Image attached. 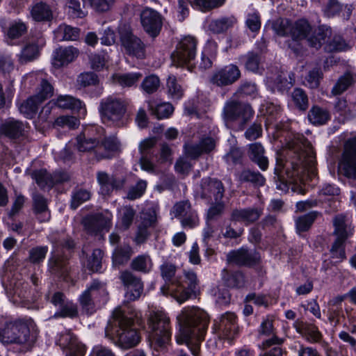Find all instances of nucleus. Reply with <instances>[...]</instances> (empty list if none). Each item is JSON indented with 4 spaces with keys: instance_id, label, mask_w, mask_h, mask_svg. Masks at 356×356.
Returning <instances> with one entry per match:
<instances>
[{
    "instance_id": "nucleus-1",
    "label": "nucleus",
    "mask_w": 356,
    "mask_h": 356,
    "mask_svg": "<svg viewBox=\"0 0 356 356\" xmlns=\"http://www.w3.org/2000/svg\"><path fill=\"white\" fill-rule=\"evenodd\" d=\"M287 159L277 158L275 174L283 184L296 183L304 179L305 174L314 175L315 157L312 147L303 136L289 143Z\"/></svg>"
},
{
    "instance_id": "nucleus-2",
    "label": "nucleus",
    "mask_w": 356,
    "mask_h": 356,
    "mask_svg": "<svg viewBox=\"0 0 356 356\" xmlns=\"http://www.w3.org/2000/svg\"><path fill=\"white\" fill-rule=\"evenodd\" d=\"M177 318L181 326L180 333L176 337L177 343H185L194 356H199L209 325L208 314L199 307H188Z\"/></svg>"
},
{
    "instance_id": "nucleus-3",
    "label": "nucleus",
    "mask_w": 356,
    "mask_h": 356,
    "mask_svg": "<svg viewBox=\"0 0 356 356\" xmlns=\"http://www.w3.org/2000/svg\"><path fill=\"white\" fill-rule=\"evenodd\" d=\"M136 314L128 316L121 307L115 308L105 328V336L113 341L122 350H129L138 346L141 341L140 330L136 327L134 317Z\"/></svg>"
},
{
    "instance_id": "nucleus-4",
    "label": "nucleus",
    "mask_w": 356,
    "mask_h": 356,
    "mask_svg": "<svg viewBox=\"0 0 356 356\" xmlns=\"http://www.w3.org/2000/svg\"><path fill=\"white\" fill-rule=\"evenodd\" d=\"M76 147L97 161L112 159L120 151V143L113 137L97 138L83 132L76 138Z\"/></svg>"
},
{
    "instance_id": "nucleus-5",
    "label": "nucleus",
    "mask_w": 356,
    "mask_h": 356,
    "mask_svg": "<svg viewBox=\"0 0 356 356\" xmlns=\"http://www.w3.org/2000/svg\"><path fill=\"white\" fill-rule=\"evenodd\" d=\"M33 322L31 319L16 318L6 321L0 327V342L3 345L17 344L31 348L36 337L31 333Z\"/></svg>"
},
{
    "instance_id": "nucleus-6",
    "label": "nucleus",
    "mask_w": 356,
    "mask_h": 356,
    "mask_svg": "<svg viewBox=\"0 0 356 356\" xmlns=\"http://www.w3.org/2000/svg\"><path fill=\"white\" fill-rule=\"evenodd\" d=\"M129 102L123 98L108 96L101 100L99 113L104 122L116 127L127 124L126 113Z\"/></svg>"
},
{
    "instance_id": "nucleus-7",
    "label": "nucleus",
    "mask_w": 356,
    "mask_h": 356,
    "mask_svg": "<svg viewBox=\"0 0 356 356\" xmlns=\"http://www.w3.org/2000/svg\"><path fill=\"white\" fill-rule=\"evenodd\" d=\"M292 26L291 37L293 42L306 39L309 45L316 49L321 47L330 33L329 30L323 26H319L313 31L312 26L305 19L297 20L292 24Z\"/></svg>"
},
{
    "instance_id": "nucleus-8",
    "label": "nucleus",
    "mask_w": 356,
    "mask_h": 356,
    "mask_svg": "<svg viewBox=\"0 0 356 356\" xmlns=\"http://www.w3.org/2000/svg\"><path fill=\"white\" fill-rule=\"evenodd\" d=\"M148 325L152 332V337L159 347H163L170 340V318L162 311L150 312Z\"/></svg>"
},
{
    "instance_id": "nucleus-9",
    "label": "nucleus",
    "mask_w": 356,
    "mask_h": 356,
    "mask_svg": "<svg viewBox=\"0 0 356 356\" xmlns=\"http://www.w3.org/2000/svg\"><path fill=\"white\" fill-rule=\"evenodd\" d=\"M197 43V40L192 36L181 39L171 55L172 64L177 67L187 65L192 71L193 65L191 62L195 58Z\"/></svg>"
},
{
    "instance_id": "nucleus-10",
    "label": "nucleus",
    "mask_w": 356,
    "mask_h": 356,
    "mask_svg": "<svg viewBox=\"0 0 356 356\" xmlns=\"http://www.w3.org/2000/svg\"><path fill=\"white\" fill-rule=\"evenodd\" d=\"M213 332L220 339L232 340L238 333L237 317L233 312H227L214 320Z\"/></svg>"
},
{
    "instance_id": "nucleus-11",
    "label": "nucleus",
    "mask_w": 356,
    "mask_h": 356,
    "mask_svg": "<svg viewBox=\"0 0 356 356\" xmlns=\"http://www.w3.org/2000/svg\"><path fill=\"white\" fill-rule=\"evenodd\" d=\"M113 215L108 211L89 215L83 220L84 229L91 234L108 232L112 226Z\"/></svg>"
},
{
    "instance_id": "nucleus-12",
    "label": "nucleus",
    "mask_w": 356,
    "mask_h": 356,
    "mask_svg": "<svg viewBox=\"0 0 356 356\" xmlns=\"http://www.w3.org/2000/svg\"><path fill=\"white\" fill-rule=\"evenodd\" d=\"M184 280H182L180 277V286H176L172 293V297L179 303L185 302L195 293L199 282L196 273L193 270H184Z\"/></svg>"
},
{
    "instance_id": "nucleus-13",
    "label": "nucleus",
    "mask_w": 356,
    "mask_h": 356,
    "mask_svg": "<svg viewBox=\"0 0 356 356\" xmlns=\"http://www.w3.org/2000/svg\"><path fill=\"white\" fill-rule=\"evenodd\" d=\"M223 114L229 121L241 119L244 125L253 117L254 111L250 104L233 100L226 103Z\"/></svg>"
},
{
    "instance_id": "nucleus-14",
    "label": "nucleus",
    "mask_w": 356,
    "mask_h": 356,
    "mask_svg": "<svg viewBox=\"0 0 356 356\" xmlns=\"http://www.w3.org/2000/svg\"><path fill=\"white\" fill-rule=\"evenodd\" d=\"M119 279L125 290V296L129 300L135 301L141 296L144 286L140 277L128 270H124L120 273Z\"/></svg>"
},
{
    "instance_id": "nucleus-15",
    "label": "nucleus",
    "mask_w": 356,
    "mask_h": 356,
    "mask_svg": "<svg viewBox=\"0 0 356 356\" xmlns=\"http://www.w3.org/2000/svg\"><path fill=\"white\" fill-rule=\"evenodd\" d=\"M241 70L234 64L225 65L216 70L211 74L209 81L218 87H225L232 85L241 77Z\"/></svg>"
},
{
    "instance_id": "nucleus-16",
    "label": "nucleus",
    "mask_w": 356,
    "mask_h": 356,
    "mask_svg": "<svg viewBox=\"0 0 356 356\" xmlns=\"http://www.w3.org/2000/svg\"><path fill=\"white\" fill-rule=\"evenodd\" d=\"M340 164L347 177L356 179V136L346 141Z\"/></svg>"
},
{
    "instance_id": "nucleus-17",
    "label": "nucleus",
    "mask_w": 356,
    "mask_h": 356,
    "mask_svg": "<svg viewBox=\"0 0 356 356\" xmlns=\"http://www.w3.org/2000/svg\"><path fill=\"white\" fill-rule=\"evenodd\" d=\"M259 334L268 337L259 345V348L264 350L273 346H281L284 342V339L279 337L276 334L272 316H266L263 319L259 328Z\"/></svg>"
},
{
    "instance_id": "nucleus-18",
    "label": "nucleus",
    "mask_w": 356,
    "mask_h": 356,
    "mask_svg": "<svg viewBox=\"0 0 356 356\" xmlns=\"http://www.w3.org/2000/svg\"><path fill=\"white\" fill-rule=\"evenodd\" d=\"M120 40L126 52L138 58H143L145 54V44L142 40L129 30H122Z\"/></svg>"
},
{
    "instance_id": "nucleus-19",
    "label": "nucleus",
    "mask_w": 356,
    "mask_h": 356,
    "mask_svg": "<svg viewBox=\"0 0 356 356\" xmlns=\"http://www.w3.org/2000/svg\"><path fill=\"white\" fill-rule=\"evenodd\" d=\"M140 20L144 30L150 36H157L162 28L161 15L156 10L147 8L140 14Z\"/></svg>"
},
{
    "instance_id": "nucleus-20",
    "label": "nucleus",
    "mask_w": 356,
    "mask_h": 356,
    "mask_svg": "<svg viewBox=\"0 0 356 356\" xmlns=\"http://www.w3.org/2000/svg\"><path fill=\"white\" fill-rule=\"evenodd\" d=\"M97 295L106 296L108 293L104 283L94 280L79 298L82 308L88 314H92L95 311V305L92 297H95Z\"/></svg>"
},
{
    "instance_id": "nucleus-21",
    "label": "nucleus",
    "mask_w": 356,
    "mask_h": 356,
    "mask_svg": "<svg viewBox=\"0 0 356 356\" xmlns=\"http://www.w3.org/2000/svg\"><path fill=\"white\" fill-rule=\"evenodd\" d=\"M200 189V193L202 198L214 202L220 201L225 192L223 184L220 181L209 177L202 180Z\"/></svg>"
},
{
    "instance_id": "nucleus-22",
    "label": "nucleus",
    "mask_w": 356,
    "mask_h": 356,
    "mask_svg": "<svg viewBox=\"0 0 356 356\" xmlns=\"http://www.w3.org/2000/svg\"><path fill=\"white\" fill-rule=\"evenodd\" d=\"M177 266L170 262H164L160 266V272L162 278L166 282V285L161 288L163 295H171L175 293V287L180 286V277L175 276Z\"/></svg>"
},
{
    "instance_id": "nucleus-23",
    "label": "nucleus",
    "mask_w": 356,
    "mask_h": 356,
    "mask_svg": "<svg viewBox=\"0 0 356 356\" xmlns=\"http://www.w3.org/2000/svg\"><path fill=\"white\" fill-rule=\"evenodd\" d=\"M260 260V256L254 250H249L241 248L232 250L227 254V261L238 266H251L257 264Z\"/></svg>"
},
{
    "instance_id": "nucleus-24",
    "label": "nucleus",
    "mask_w": 356,
    "mask_h": 356,
    "mask_svg": "<svg viewBox=\"0 0 356 356\" xmlns=\"http://www.w3.org/2000/svg\"><path fill=\"white\" fill-rule=\"evenodd\" d=\"M216 138L211 136H203L197 144L186 145V155L193 159H196L203 154H209L216 146Z\"/></svg>"
},
{
    "instance_id": "nucleus-25",
    "label": "nucleus",
    "mask_w": 356,
    "mask_h": 356,
    "mask_svg": "<svg viewBox=\"0 0 356 356\" xmlns=\"http://www.w3.org/2000/svg\"><path fill=\"white\" fill-rule=\"evenodd\" d=\"M323 14L327 17H341L348 21L352 14L353 6L341 3L339 0H328L323 8Z\"/></svg>"
},
{
    "instance_id": "nucleus-26",
    "label": "nucleus",
    "mask_w": 356,
    "mask_h": 356,
    "mask_svg": "<svg viewBox=\"0 0 356 356\" xmlns=\"http://www.w3.org/2000/svg\"><path fill=\"white\" fill-rule=\"evenodd\" d=\"M262 214L263 209L260 207L235 209L231 213L230 220L250 225L258 220Z\"/></svg>"
},
{
    "instance_id": "nucleus-27",
    "label": "nucleus",
    "mask_w": 356,
    "mask_h": 356,
    "mask_svg": "<svg viewBox=\"0 0 356 356\" xmlns=\"http://www.w3.org/2000/svg\"><path fill=\"white\" fill-rule=\"evenodd\" d=\"M58 343L62 348L69 349L67 356H83L85 355L86 346L79 342L76 337L70 331L62 333Z\"/></svg>"
},
{
    "instance_id": "nucleus-28",
    "label": "nucleus",
    "mask_w": 356,
    "mask_h": 356,
    "mask_svg": "<svg viewBox=\"0 0 356 356\" xmlns=\"http://www.w3.org/2000/svg\"><path fill=\"white\" fill-rule=\"evenodd\" d=\"M51 104L60 108L75 110L82 113H86L85 105L83 102L69 95H60L56 99L51 100L48 105L43 108L42 113H49L51 108L49 105Z\"/></svg>"
},
{
    "instance_id": "nucleus-29",
    "label": "nucleus",
    "mask_w": 356,
    "mask_h": 356,
    "mask_svg": "<svg viewBox=\"0 0 356 356\" xmlns=\"http://www.w3.org/2000/svg\"><path fill=\"white\" fill-rule=\"evenodd\" d=\"M79 50L73 46L59 47L54 54V65L58 67L74 61L79 56Z\"/></svg>"
},
{
    "instance_id": "nucleus-30",
    "label": "nucleus",
    "mask_w": 356,
    "mask_h": 356,
    "mask_svg": "<svg viewBox=\"0 0 356 356\" xmlns=\"http://www.w3.org/2000/svg\"><path fill=\"white\" fill-rule=\"evenodd\" d=\"M294 327L299 334L311 343H318L323 337L318 327L314 324L298 321L295 322Z\"/></svg>"
},
{
    "instance_id": "nucleus-31",
    "label": "nucleus",
    "mask_w": 356,
    "mask_h": 356,
    "mask_svg": "<svg viewBox=\"0 0 356 356\" xmlns=\"http://www.w3.org/2000/svg\"><path fill=\"white\" fill-rule=\"evenodd\" d=\"M248 154L250 159L256 163L261 170L268 168V159L265 156V149L260 143H254L248 146Z\"/></svg>"
},
{
    "instance_id": "nucleus-32",
    "label": "nucleus",
    "mask_w": 356,
    "mask_h": 356,
    "mask_svg": "<svg viewBox=\"0 0 356 356\" xmlns=\"http://www.w3.org/2000/svg\"><path fill=\"white\" fill-rule=\"evenodd\" d=\"M49 270L51 274L64 280L69 274V267L67 259L58 254H53L49 259Z\"/></svg>"
},
{
    "instance_id": "nucleus-33",
    "label": "nucleus",
    "mask_w": 356,
    "mask_h": 356,
    "mask_svg": "<svg viewBox=\"0 0 356 356\" xmlns=\"http://www.w3.org/2000/svg\"><path fill=\"white\" fill-rule=\"evenodd\" d=\"M147 104L151 114L159 120L168 118L174 111V108L170 103L156 104L154 100L151 99Z\"/></svg>"
},
{
    "instance_id": "nucleus-34",
    "label": "nucleus",
    "mask_w": 356,
    "mask_h": 356,
    "mask_svg": "<svg viewBox=\"0 0 356 356\" xmlns=\"http://www.w3.org/2000/svg\"><path fill=\"white\" fill-rule=\"evenodd\" d=\"M356 82V74L347 72L337 79L331 90V94L334 96L339 95L352 87Z\"/></svg>"
},
{
    "instance_id": "nucleus-35",
    "label": "nucleus",
    "mask_w": 356,
    "mask_h": 356,
    "mask_svg": "<svg viewBox=\"0 0 356 356\" xmlns=\"http://www.w3.org/2000/svg\"><path fill=\"white\" fill-rule=\"evenodd\" d=\"M33 211L40 222H47L50 219L47 200L39 194L33 196Z\"/></svg>"
},
{
    "instance_id": "nucleus-36",
    "label": "nucleus",
    "mask_w": 356,
    "mask_h": 356,
    "mask_svg": "<svg viewBox=\"0 0 356 356\" xmlns=\"http://www.w3.org/2000/svg\"><path fill=\"white\" fill-rule=\"evenodd\" d=\"M30 13L35 22L49 21L53 17L50 7L42 1L34 3L31 8Z\"/></svg>"
},
{
    "instance_id": "nucleus-37",
    "label": "nucleus",
    "mask_w": 356,
    "mask_h": 356,
    "mask_svg": "<svg viewBox=\"0 0 356 356\" xmlns=\"http://www.w3.org/2000/svg\"><path fill=\"white\" fill-rule=\"evenodd\" d=\"M24 131V124L16 120L6 121L0 127V134L10 138H19L23 135Z\"/></svg>"
},
{
    "instance_id": "nucleus-38",
    "label": "nucleus",
    "mask_w": 356,
    "mask_h": 356,
    "mask_svg": "<svg viewBox=\"0 0 356 356\" xmlns=\"http://www.w3.org/2000/svg\"><path fill=\"white\" fill-rule=\"evenodd\" d=\"M236 23V19L233 16L224 17L219 19L212 20L209 28L211 31L214 33H222L233 27Z\"/></svg>"
},
{
    "instance_id": "nucleus-39",
    "label": "nucleus",
    "mask_w": 356,
    "mask_h": 356,
    "mask_svg": "<svg viewBox=\"0 0 356 356\" xmlns=\"http://www.w3.org/2000/svg\"><path fill=\"white\" fill-rule=\"evenodd\" d=\"M45 44V40L42 35L37 38L36 43L32 42L27 44L22 51V58L26 61H30L36 58L39 53V49Z\"/></svg>"
},
{
    "instance_id": "nucleus-40",
    "label": "nucleus",
    "mask_w": 356,
    "mask_h": 356,
    "mask_svg": "<svg viewBox=\"0 0 356 356\" xmlns=\"http://www.w3.org/2000/svg\"><path fill=\"white\" fill-rule=\"evenodd\" d=\"M330 115L329 112L319 106H313L308 113V119L314 125H322L327 122Z\"/></svg>"
},
{
    "instance_id": "nucleus-41",
    "label": "nucleus",
    "mask_w": 356,
    "mask_h": 356,
    "mask_svg": "<svg viewBox=\"0 0 356 356\" xmlns=\"http://www.w3.org/2000/svg\"><path fill=\"white\" fill-rule=\"evenodd\" d=\"M130 266L135 271L147 273L152 269V261L148 254H140L131 261Z\"/></svg>"
},
{
    "instance_id": "nucleus-42",
    "label": "nucleus",
    "mask_w": 356,
    "mask_h": 356,
    "mask_svg": "<svg viewBox=\"0 0 356 356\" xmlns=\"http://www.w3.org/2000/svg\"><path fill=\"white\" fill-rule=\"evenodd\" d=\"M120 227L127 230L132 225L136 216V211L131 206H124L118 210Z\"/></svg>"
},
{
    "instance_id": "nucleus-43",
    "label": "nucleus",
    "mask_w": 356,
    "mask_h": 356,
    "mask_svg": "<svg viewBox=\"0 0 356 356\" xmlns=\"http://www.w3.org/2000/svg\"><path fill=\"white\" fill-rule=\"evenodd\" d=\"M292 24L293 22L289 19L280 17L273 22L272 29L279 36H291Z\"/></svg>"
},
{
    "instance_id": "nucleus-44",
    "label": "nucleus",
    "mask_w": 356,
    "mask_h": 356,
    "mask_svg": "<svg viewBox=\"0 0 356 356\" xmlns=\"http://www.w3.org/2000/svg\"><path fill=\"white\" fill-rule=\"evenodd\" d=\"M239 179L241 181L250 182L257 186H264L266 181L260 172L250 169L243 170L239 175Z\"/></svg>"
},
{
    "instance_id": "nucleus-45",
    "label": "nucleus",
    "mask_w": 356,
    "mask_h": 356,
    "mask_svg": "<svg viewBox=\"0 0 356 356\" xmlns=\"http://www.w3.org/2000/svg\"><path fill=\"white\" fill-rule=\"evenodd\" d=\"M66 4L72 17L83 18L87 15L84 0H67Z\"/></svg>"
},
{
    "instance_id": "nucleus-46",
    "label": "nucleus",
    "mask_w": 356,
    "mask_h": 356,
    "mask_svg": "<svg viewBox=\"0 0 356 356\" xmlns=\"http://www.w3.org/2000/svg\"><path fill=\"white\" fill-rule=\"evenodd\" d=\"M42 104L41 100L38 99L35 95L29 97L23 102L19 111L24 113L26 118H32L38 111L40 104Z\"/></svg>"
},
{
    "instance_id": "nucleus-47",
    "label": "nucleus",
    "mask_w": 356,
    "mask_h": 356,
    "mask_svg": "<svg viewBox=\"0 0 356 356\" xmlns=\"http://www.w3.org/2000/svg\"><path fill=\"white\" fill-rule=\"evenodd\" d=\"M142 77L139 72L128 73L124 74H115L113 76V82L123 87H131L137 83Z\"/></svg>"
},
{
    "instance_id": "nucleus-48",
    "label": "nucleus",
    "mask_w": 356,
    "mask_h": 356,
    "mask_svg": "<svg viewBox=\"0 0 356 356\" xmlns=\"http://www.w3.org/2000/svg\"><path fill=\"white\" fill-rule=\"evenodd\" d=\"M333 225L334 227V234L337 238L346 240L348 238L346 216L343 214H338L333 219Z\"/></svg>"
},
{
    "instance_id": "nucleus-49",
    "label": "nucleus",
    "mask_w": 356,
    "mask_h": 356,
    "mask_svg": "<svg viewBox=\"0 0 356 356\" xmlns=\"http://www.w3.org/2000/svg\"><path fill=\"white\" fill-rule=\"evenodd\" d=\"M223 279L229 287L241 288L245 286V277L242 273L236 271L229 274L227 270H223Z\"/></svg>"
},
{
    "instance_id": "nucleus-50",
    "label": "nucleus",
    "mask_w": 356,
    "mask_h": 356,
    "mask_svg": "<svg viewBox=\"0 0 356 356\" xmlns=\"http://www.w3.org/2000/svg\"><path fill=\"white\" fill-rule=\"evenodd\" d=\"M58 37L61 40H76L79 38L80 30L67 24H60L57 29Z\"/></svg>"
},
{
    "instance_id": "nucleus-51",
    "label": "nucleus",
    "mask_w": 356,
    "mask_h": 356,
    "mask_svg": "<svg viewBox=\"0 0 356 356\" xmlns=\"http://www.w3.org/2000/svg\"><path fill=\"white\" fill-rule=\"evenodd\" d=\"M133 253L132 248L129 245H123L115 249L113 259L115 264H123L129 260Z\"/></svg>"
},
{
    "instance_id": "nucleus-52",
    "label": "nucleus",
    "mask_w": 356,
    "mask_h": 356,
    "mask_svg": "<svg viewBox=\"0 0 356 356\" xmlns=\"http://www.w3.org/2000/svg\"><path fill=\"white\" fill-rule=\"evenodd\" d=\"M166 86L168 93L171 98L179 99L183 96L184 90L175 76L170 75L168 76Z\"/></svg>"
},
{
    "instance_id": "nucleus-53",
    "label": "nucleus",
    "mask_w": 356,
    "mask_h": 356,
    "mask_svg": "<svg viewBox=\"0 0 356 356\" xmlns=\"http://www.w3.org/2000/svg\"><path fill=\"white\" fill-rule=\"evenodd\" d=\"M318 215L317 211H312L297 218L296 225L298 232H301L308 230Z\"/></svg>"
},
{
    "instance_id": "nucleus-54",
    "label": "nucleus",
    "mask_w": 356,
    "mask_h": 356,
    "mask_svg": "<svg viewBox=\"0 0 356 356\" xmlns=\"http://www.w3.org/2000/svg\"><path fill=\"white\" fill-rule=\"evenodd\" d=\"M31 177L42 188L44 187H53L51 175L49 174L46 170L41 169L35 170L32 172Z\"/></svg>"
},
{
    "instance_id": "nucleus-55",
    "label": "nucleus",
    "mask_w": 356,
    "mask_h": 356,
    "mask_svg": "<svg viewBox=\"0 0 356 356\" xmlns=\"http://www.w3.org/2000/svg\"><path fill=\"white\" fill-rule=\"evenodd\" d=\"M245 67L247 70L256 72L260 65V56L255 52L249 51L243 56Z\"/></svg>"
},
{
    "instance_id": "nucleus-56",
    "label": "nucleus",
    "mask_w": 356,
    "mask_h": 356,
    "mask_svg": "<svg viewBox=\"0 0 356 356\" xmlns=\"http://www.w3.org/2000/svg\"><path fill=\"white\" fill-rule=\"evenodd\" d=\"M159 78L154 74L146 76L141 83V88L145 93L150 95L156 92L160 87Z\"/></svg>"
},
{
    "instance_id": "nucleus-57",
    "label": "nucleus",
    "mask_w": 356,
    "mask_h": 356,
    "mask_svg": "<svg viewBox=\"0 0 356 356\" xmlns=\"http://www.w3.org/2000/svg\"><path fill=\"white\" fill-rule=\"evenodd\" d=\"M291 98L296 106L302 111L308 108V98L305 91L300 88H296L291 93Z\"/></svg>"
},
{
    "instance_id": "nucleus-58",
    "label": "nucleus",
    "mask_w": 356,
    "mask_h": 356,
    "mask_svg": "<svg viewBox=\"0 0 356 356\" xmlns=\"http://www.w3.org/2000/svg\"><path fill=\"white\" fill-rule=\"evenodd\" d=\"M97 180L100 186V189L102 193L109 195L111 193L112 186V175H110L104 171H99L97 172Z\"/></svg>"
},
{
    "instance_id": "nucleus-59",
    "label": "nucleus",
    "mask_w": 356,
    "mask_h": 356,
    "mask_svg": "<svg viewBox=\"0 0 356 356\" xmlns=\"http://www.w3.org/2000/svg\"><path fill=\"white\" fill-rule=\"evenodd\" d=\"M104 252L100 249L93 250L88 261V268L92 272H99L102 268V261Z\"/></svg>"
},
{
    "instance_id": "nucleus-60",
    "label": "nucleus",
    "mask_w": 356,
    "mask_h": 356,
    "mask_svg": "<svg viewBox=\"0 0 356 356\" xmlns=\"http://www.w3.org/2000/svg\"><path fill=\"white\" fill-rule=\"evenodd\" d=\"M348 49V45L341 36H334L326 45L325 49L327 51H343Z\"/></svg>"
},
{
    "instance_id": "nucleus-61",
    "label": "nucleus",
    "mask_w": 356,
    "mask_h": 356,
    "mask_svg": "<svg viewBox=\"0 0 356 356\" xmlns=\"http://www.w3.org/2000/svg\"><path fill=\"white\" fill-rule=\"evenodd\" d=\"M78 315L77 307L72 302H66L54 314L55 318H74Z\"/></svg>"
},
{
    "instance_id": "nucleus-62",
    "label": "nucleus",
    "mask_w": 356,
    "mask_h": 356,
    "mask_svg": "<svg viewBox=\"0 0 356 356\" xmlns=\"http://www.w3.org/2000/svg\"><path fill=\"white\" fill-rule=\"evenodd\" d=\"M91 194L86 189H79L72 196L71 207L76 209L79 205L90 200Z\"/></svg>"
},
{
    "instance_id": "nucleus-63",
    "label": "nucleus",
    "mask_w": 356,
    "mask_h": 356,
    "mask_svg": "<svg viewBox=\"0 0 356 356\" xmlns=\"http://www.w3.org/2000/svg\"><path fill=\"white\" fill-rule=\"evenodd\" d=\"M193 209L191 204L188 200H182L177 202L173 206L172 212L175 218L181 219Z\"/></svg>"
},
{
    "instance_id": "nucleus-64",
    "label": "nucleus",
    "mask_w": 356,
    "mask_h": 356,
    "mask_svg": "<svg viewBox=\"0 0 356 356\" xmlns=\"http://www.w3.org/2000/svg\"><path fill=\"white\" fill-rule=\"evenodd\" d=\"M180 222L184 228L193 229L200 224V218L197 211L193 209L180 219Z\"/></svg>"
}]
</instances>
